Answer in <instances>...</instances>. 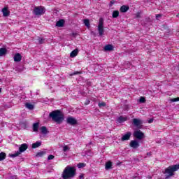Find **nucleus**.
Here are the masks:
<instances>
[{
  "mask_svg": "<svg viewBox=\"0 0 179 179\" xmlns=\"http://www.w3.org/2000/svg\"><path fill=\"white\" fill-rule=\"evenodd\" d=\"M78 169H82L83 167H86V164L85 163H79L78 164Z\"/></svg>",
  "mask_w": 179,
  "mask_h": 179,
  "instance_id": "30",
  "label": "nucleus"
},
{
  "mask_svg": "<svg viewBox=\"0 0 179 179\" xmlns=\"http://www.w3.org/2000/svg\"><path fill=\"white\" fill-rule=\"evenodd\" d=\"M111 166H113V164L111 163V162H108L106 164V170H110V169H111Z\"/></svg>",
  "mask_w": 179,
  "mask_h": 179,
  "instance_id": "26",
  "label": "nucleus"
},
{
  "mask_svg": "<svg viewBox=\"0 0 179 179\" xmlns=\"http://www.w3.org/2000/svg\"><path fill=\"white\" fill-rule=\"evenodd\" d=\"M170 101H171V103H176V101H179V97L171 99Z\"/></svg>",
  "mask_w": 179,
  "mask_h": 179,
  "instance_id": "32",
  "label": "nucleus"
},
{
  "mask_svg": "<svg viewBox=\"0 0 179 179\" xmlns=\"http://www.w3.org/2000/svg\"><path fill=\"white\" fill-rule=\"evenodd\" d=\"M39 146H41V142L40 141H36L35 143L32 144V148L36 149L38 148Z\"/></svg>",
  "mask_w": 179,
  "mask_h": 179,
  "instance_id": "21",
  "label": "nucleus"
},
{
  "mask_svg": "<svg viewBox=\"0 0 179 179\" xmlns=\"http://www.w3.org/2000/svg\"><path fill=\"white\" fill-rule=\"evenodd\" d=\"M45 13V8L43 6L35 7L34 9V14L36 16H41Z\"/></svg>",
  "mask_w": 179,
  "mask_h": 179,
  "instance_id": "5",
  "label": "nucleus"
},
{
  "mask_svg": "<svg viewBox=\"0 0 179 179\" xmlns=\"http://www.w3.org/2000/svg\"><path fill=\"white\" fill-rule=\"evenodd\" d=\"M127 120H128V117H122L120 116V117H118L117 119V122H120V124L124 122V121H127Z\"/></svg>",
  "mask_w": 179,
  "mask_h": 179,
  "instance_id": "19",
  "label": "nucleus"
},
{
  "mask_svg": "<svg viewBox=\"0 0 179 179\" xmlns=\"http://www.w3.org/2000/svg\"><path fill=\"white\" fill-rule=\"evenodd\" d=\"M84 24L87 27L88 29L90 28V21L88 19H85L83 20Z\"/></svg>",
  "mask_w": 179,
  "mask_h": 179,
  "instance_id": "22",
  "label": "nucleus"
},
{
  "mask_svg": "<svg viewBox=\"0 0 179 179\" xmlns=\"http://www.w3.org/2000/svg\"><path fill=\"white\" fill-rule=\"evenodd\" d=\"M27 148H29V145H27V144L26 143L22 144L19 148V150L17 151L15 153L12 154L10 155V157H17V156H19L20 153H23V152H25V150H27Z\"/></svg>",
  "mask_w": 179,
  "mask_h": 179,
  "instance_id": "4",
  "label": "nucleus"
},
{
  "mask_svg": "<svg viewBox=\"0 0 179 179\" xmlns=\"http://www.w3.org/2000/svg\"><path fill=\"white\" fill-rule=\"evenodd\" d=\"M25 107H26V108H28V110H34V105H33L30 103H25Z\"/></svg>",
  "mask_w": 179,
  "mask_h": 179,
  "instance_id": "20",
  "label": "nucleus"
},
{
  "mask_svg": "<svg viewBox=\"0 0 179 179\" xmlns=\"http://www.w3.org/2000/svg\"><path fill=\"white\" fill-rule=\"evenodd\" d=\"M0 93H1V88H0Z\"/></svg>",
  "mask_w": 179,
  "mask_h": 179,
  "instance_id": "41",
  "label": "nucleus"
},
{
  "mask_svg": "<svg viewBox=\"0 0 179 179\" xmlns=\"http://www.w3.org/2000/svg\"><path fill=\"white\" fill-rule=\"evenodd\" d=\"M131 135H132V133H131V131H128L127 134H125L122 137V142H124V141H129Z\"/></svg>",
  "mask_w": 179,
  "mask_h": 179,
  "instance_id": "11",
  "label": "nucleus"
},
{
  "mask_svg": "<svg viewBox=\"0 0 179 179\" xmlns=\"http://www.w3.org/2000/svg\"><path fill=\"white\" fill-rule=\"evenodd\" d=\"M38 44H44L45 43V38H38Z\"/></svg>",
  "mask_w": 179,
  "mask_h": 179,
  "instance_id": "28",
  "label": "nucleus"
},
{
  "mask_svg": "<svg viewBox=\"0 0 179 179\" xmlns=\"http://www.w3.org/2000/svg\"><path fill=\"white\" fill-rule=\"evenodd\" d=\"M54 157H55L54 155H50L48 157V160H52V159H54Z\"/></svg>",
  "mask_w": 179,
  "mask_h": 179,
  "instance_id": "35",
  "label": "nucleus"
},
{
  "mask_svg": "<svg viewBox=\"0 0 179 179\" xmlns=\"http://www.w3.org/2000/svg\"><path fill=\"white\" fill-rule=\"evenodd\" d=\"M6 157V154L3 152L0 153V162H2V160H5Z\"/></svg>",
  "mask_w": 179,
  "mask_h": 179,
  "instance_id": "25",
  "label": "nucleus"
},
{
  "mask_svg": "<svg viewBox=\"0 0 179 179\" xmlns=\"http://www.w3.org/2000/svg\"><path fill=\"white\" fill-rule=\"evenodd\" d=\"M38 125H39L38 122L34 123L33 130H34V132H37V131H38Z\"/></svg>",
  "mask_w": 179,
  "mask_h": 179,
  "instance_id": "23",
  "label": "nucleus"
},
{
  "mask_svg": "<svg viewBox=\"0 0 179 179\" xmlns=\"http://www.w3.org/2000/svg\"><path fill=\"white\" fill-rule=\"evenodd\" d=\"M78 73H80L79 71H76L73 73L71 74V76H73V75H78Z\"/></svg>",
  "mask_w": 179,
  "mask_h": 179,
  "instance_id": "37",
  "label": "nucleus"
},
{
  "mask_svg": "<svg viewBox=\"0 0 179 179\" xmlns=\"http://www.w3.org/2000/svg\"><path fill=\"white\" fill-rule=\"evenodd\" d=\"M44 155H45V151H42V152H39L36 154V156L38 157H41L43 156H44Z\"/></svg>",
  "mask_w": 179,
  "mask_h": 179,
  "instance_id": "29",
  "label": "nucleus"
},
{
  "mask_svg": "<svg viewBox=\"0 0 179 179\" xmlns=\"http://www.w3.org/2000/svg\"><path fill=\"white\" fill-rule=\"evenodd\" d=\"M15 62H20L22 61V55L20 53H16L14 56Z\"/></svg>",
  "mask_w": 179,
  "mask_h": 179,
  "instance_id": "12",
  "label": "nucleus"
},
{
  "mask_svg": "<svg viewBox=\"0 0 179 179\" xmlns=\"http://www.w3.org/2000/svg\"><path fill=\"white\" fill-rule=\"evenodd\" d=\"M152 122H153V118H151L148 120L149 124H152Z\"/></svg>",
  "mask_w": 179,
  "mask_h": 179,
  "instance_id": "38",
  "label": "nucleus"
},
{
  "mask_svg": "<svg viewBox=\"0 0 179 179\" xmlns=\"http://www.w3.org/2000/svg\"><path fill=\"white\" fill-rule=\"evenodd\" d=\"M67 124H70V125H76V124H78V121L76 119L69 117L67 118Z\"/></svg>",
  "mask_w": 179,
  "mask_h": 179,
  "instance_id": "10",
  "label": "nucleus"
},
{
  "mask_svg": "<svg viewBox=\"0 0 179 179\" xmlns=\"http://www.w3.org/2000/svg\"><path fill=\"white\" fill-rule=\"evenodd\" d=\"M129 146L130 148H133V149H137V148H139V142L136 140L131 141Z\"/></svg>",
  "mask_w": 179,
  "mask_h": 179,
  "instance_id": "9",
  "label": "nucleus"
},
{
  "mask_svg": "<svg viewBox=\"0 0 179 179\" xmlns=\"http://www.w3.org/2000/svg\"><path fill=\"white\" fill-rule=\"evenodd\" d=\"M146 101V99H145V97L141 96L139 99V102L140 103H145Z\"/></svg>",
  "mask_w": 179,
  "mask_h": 179,
  "instance_id": "33",
  "label": "nucleus"
},
{
  "mask_svg": "<svg viewBox=\"0 0 179 179\" xmlns=\"http://www.w3.org/2000/svg\"><path fill=\"white\" fill-rule=\"evenodd\" d=\"M179 170V164L172 165L165 169L166 179L170 178L174 176V172Z\"/></svg>",
  "mask_w": 179,
  "mask_h": 179,
  "instance_id": "3",
  "label": "nucleus"
},
{
  "mask_svg": "<svg viewBox=\"0 0 179 179\" xmlns=\"http://www.w3.org/2000/svg\"><path fill=\"white\" fill-rule=\"evenodd\" d=\"M49 115L55 122H57L58 124H61L64 121V115L59 110L53 111Z\"/></svg>",
  "mask_w": 179,
  "mask_h": 179,
  "instance_id": "2",
  "label": "nucleus"
},
{
  "mask_svg": "<svg viewBox=\"0 0 179 179\" xmlns=\"http://www.w3.org/2000/svg\"><path fill=\"white\" fill-rule=\"evenodd\" d=\"M90 101H87V102H85V106H87V104H90Z\"/></svg>",
  "mask_w": 179,
  "mask_h": 179,
  "instance_id": "40",
  "label": "nucleus"
},
{
  "mask_svg": "<svg viewBox=\"0 0 179 179\" xmlns=\"http://www.w3.org/2000/svg\"><path fill=\"white\" fill-rule=\"evenodd\" d=\"M99 107H100V108H103V107H106V103L105 102H100L98 104Z\"/></svg>",
  "mask_w": 179,
  "mask_h": 179,
  "instance_id": "31",
  "label": "nucleus"
},
{
  "mask_svg": "<svg viewBox=\"0 0 179 179\" xmlns=\"http://www.w3.org/2000/svg\"><path fill=\"white\" fill-rule=\"evenodd\" d=\"M105 51H113L114 50V47L112 45H106L104 47Z\"/></svg>",
  "mask_w": 179,
  "mask_h": 179,
  "instance_id": "18",
  "label": "nucleus"
},
{
  "mask_svg": "<svg viewBox=\"0 0 179 179\" xmlns=\"http://www.w3.org/2000/svg\"><path fill=\"white\" fill-rule=\"evenodd\" d=\"M68 150H69V147L68 145L63 147V152H68Z\"/></svg>",
  "mask_w": 179,
  "mask_h": 179,
  "instance_id": "34",
  "label": "nucleus"
},
{
  "mask_svg": "<svg viewBox=\"0 0 179 179\" xmlns=\"http://www.w3.org/2000/svg\"><path fill=\"white\" fill-rule=\"evenodd\" d=\"M78 53H79V50L76 49V50H73L70 53L71 58H75V57H76V55H78Z\"/></svg>",
  "mask_w": 179,
  "mask_h": 179,
  "instance_id": "15",
  "label": "nucleus"
},
{
  "mask_svg": "<svg viewBox=\"0 0 179 179\" xmlns=\"http://www.w3.org/2000/svg\"><path fill=\"white\" fill-rule=\"evenodd\" d=\"M115 3V1L114 0L110 1V6H113Z\"/></svg>",
  "mask_w": 179,
  "mask_h": 179,
  "instance_id": "36",
  "label": "nucleus"
},
{
  "mask_svg": "<svg viewBox=\"0 0 179 179\" xmlns=\"http://www.w3.org/2000/svg\"><path fill=\"white\" fill-rule=\"evenodd\" d=\"M128 10H129V6H128L123 5L120 8V12L123 13L125 12H128Z\"/></svg>",
  "mask_w": 179,
  "mask_h": 179,
  "instance_id": "14",
  "label": "nucleus"
},
{
  "mask_svg": "<svg viewBox=\"0 0 179 179\" xmlns=\"http://www.w3.org/2000/svg\"><path fill=\"white\" fill-rule=\"evenodd\" d=\"M132 122L134 127H136L137 128H141V126L143 124V122H142L141 119L136 118L133 119Z\"/></svg>",
  "mask_w": 179,
  "mask_h": 179,
  "instance_id": "8",
  "label": "nucleus"
},
{
  "mask_svg": "<svg viewBox=\"0 0 179 179\" xmlns=\"http://www.w3.org/2000/svg\"><path fill=\"white\" fill-rule=\"evenodd\" d=\"M97 29L99 36H103V34H104V20L103 18L99 19Z\"/></svg>",
  "mask_w": 179,
  "mask_h": 179,
  "instance_id": "6",
  "label": "nucleus"
},
{
  "mask_svg": "<svg viewBox=\"0 0 179 179\" xmlns=\"http://www.w3.org/2000/svg\"><path fill=\"white\" fill-rule=\"evenodd\" d=\"M2 13H3V16L4 17H8L9 16V10H8V7H4L3 9H2Z\"/></svg>",
  "mask_w": 179,
  "mask_h": 179,
  "instance_id": "13",
  "label": "nucleus"
},
{
  "mask_svg": "<svg viewBox=\"0 0 179 179\" xmlns=\"http://www.w3.org/2000/svg\"><path fill=\"white\" fill-rule=\"evenodd\" d=\"M156 17H157V19H159V17H162V15L157 14V15H156Z\"/></svg>",
  "mask_w": 179,
  "mask_h": 179,
  "instance_id": "39",
  "label": "nucleus"
},
{
  "mask_svg": "<svg viewBox=\"0 0 179 179\" xmlns=\"http://www.w3.org/2000/svg\"><path fill=\"white\" fill-rule=\"evenodd\" d=\"M134 136L136 138V139H139L140 141L141 139H143L145 138V134L141 131V130H137L134 131Z\"/></svg>",
  "mask_w": 179,
  "mask_h": 179,
  "instance_id": "7",
  "label": "nucleus"
},
{
  "mask_svg": "<svg viewBox=\"0 0 179 179\" xmlns=\"http://www.w3.org/2000/svg\"><path fill=\"white\" fill-rule=\"evenodd\" d=\"M76 176L75 167L67 166L63 171L62 177L63 179H72Z\"/></svg>",
  "mask_w": 179,
  "mask_h": 179,
  "instance_id": "1",
  "label": "nucleus"
},
{
  "mask_svg": "<svg viewBox=\"0 0 179 179\" xmlns=\"http://www.w3.org/2000/svg\"><path fill=\"white\" fill-rule=\"evenodd\" d=\"M64 23H65V20H59V21L57 22L56 26H57V27H63Z\"/></svg>",
  "mask_w": 179,
  "mask_h": 179,
  "instance_id": "17",
  "label": "nucleus"
},
{
  "mask_svg": "<svg viewBox=\"0 0 179 179\" xmlns=\"http://www.w3.org/2000/svg\"><path fill=\"white\" fill-rule=\"evenodd\" d=\"M40 131L41 132V134H43V135H47V134H48V129H47V127L43 126L40 128Z\"/></svg>",
  "mask_w": 179,
  "mask_h": 179,
  "instance_id": "16",
  "label": "nucleus"
},
{
  "mask_svg": "<svg viewBox=\"0 0 179 179\" xmlns=\"http://www.w3.org/2000/svg\"><path fill=\"white\" fill-rule=\"evenodd\" d=\"M6 54V48H0V57H3V55H5Z\"/></svg>",
  "mask_w": 179,
  "mask_h": 179,
  "instance_id": "24",
  "label": "nucleus"
},
{
  "mask_svg": "<svg viewBox=\"0 0 179 179\" xmlns=\"http://www.w3.org/2000/svg\"><path fill=\"white\" fill-rule=\"evenodd\" d=\"M119 15H120V12L118 10H115L113 11L112 16L113 17L116 18V17H118Z\"/></svg>",
  "mask_w": 179,
  "mask_h": 179,
  "instance_id": "27",
  "label": "nucleus"
}]
</instances>
